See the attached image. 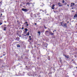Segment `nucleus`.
I'll list each match as a JSON object with an SVG mask.
<instances>
[{
	"label": "nucleus",
	"mask_w": 77,
	"mask_h": 77,
	"mask_svg": "<svg viewBox=\"0 0 77 77\" xmlns=\"http://www.w3.org/2000/svg\"><path fill=\"white\" fill-rule=\"evenodd\" d=\"M23 11H24V12H27V9H25L24 8H22L21 9Z\"/></svg>",
	"instance_id": "1"
},
{
	"label": "nucleus",
	"mask_w": 77,
	"mask_h": 77,
	"mask_svg": "<svg viewBox=\"0 0 77 77\" xmlns=\"http://www.w3.org/2000/svg\"><path fill=\"white\" fill-rule=\"evenodd\" d=\"M63 27H65L66 28H67V24L66 23H64Z\"/></svg>",
	"instance_id": "2"
},
{
	"label": "nucleus",
	"mask_w": 77,
	"mask_h": 77,
	"mask_svg": "<svg viewBox=\"0 0 77 77\" xmlns=\"http://www.w3.org/2000/svg\"><path fill=\"white\" fill-rule=\"evenodd\" d=\"M75 15H74L73 17L74 18H77V12L75 13Z\"/></svg>",
	"instance_id": "3"
},
{
	"label": "nucleus",
	"mask_w": 77,
	"mask_h": 77,
	"mask_svg": "<svg viewBox=\"0 0 77 77\" xmlns=\"http://www.w3.org/2000/svg\"><path fill=\"white\" fill-rule=\"evenodd\" d=\"M54 6H55V5L54 4H53L51 7V8L52 9H54Z\"/></svg>",
	"instance_id": "4"
},
{
	"label": "nucleus",
	"mask_w": 77,
	"mask_h": 77,
	"mask_svg": "<svg viewBox=\"0 0 77 77\" xmlns=\"http://www.w3.org/2000/svg\"><path fill=\"white\" fill-rule=\"evenodd\" d=\"M58 5L60 7V6H63V5H62L60 2H59Z\"/></svg>",
	"instance_id": "5"
},
{
	"label": "nucleus",
	"mask_w": 77,
	"mask_h": 77,
	"mask_svg": "<svg viewBox=\"0 0 77 77\" xmlns=\"http://www.w3.org/2000/svg\"><path fill=\"white\" fill-rule=\"evenodd\" d=\"M65 57H66L67 59H69V55L66 56V55H64Z\"/></svg>",
	"instance_id": "6"
},
{
	"label": "nucleus",
	"mask_w": 77,
	"mask_h": 77,
	"mask_svg": "<svg viewBox=\"0 0 77 77\" xmlns=\"http://www.w3.org/2000/svg\"><path fill=\"white\" fill-rule=\"evenodd\" d=\"M71 7H72V6H75V4L74 3H71Z\"/></svg>",
	"instance_id": "7"
},
{
	"label": "nucleus",
	"mask_w": 77,
	"mask_h": 77,
	"mask_svg": "<svg viewBox=\"0 0 77 77\" xmlns=\"http://www.w3.org/2000/svg\"><path fill=\"white\" fill-rule=\"evenodd\" d=\"M49 32L48 31H46L45 32V34H46V35H47V34H48V33Z\"/></svg>",
	"instance_id": "8"
},
{
	"label": "nucleus",
	"mask_w": 77,
	"mask_h": 77,
	"mask_svg": "<svg viewBox=\"0 0 77 77\" xmlns=\"http://www.w3.org/2000/svg\"><path fill=\"white\" fill-rule=\"evenodd\" d=\"M50 35H54V33H53L52 32H51L50 33Z\"/></svg>",
	"instance_id": "9"
},
{
	"label": "nucleus",
	"mask_w": 77,
	"mask_h": 77,
	"mask_svg": "<svg viewBox=\"0 0 77 77\" xmlns=\"http://www.w3.org/2000/svg\"><path fill=\"white\" fill-rule=\"evenodd\" d=\"M60 23L61 24V25L62 26H63V22H60Z\"/></svg>",
	"instance_id": "10"
},
{
	"label": "nucleus",
	"mask_w": 77,
	"mask_h": 77,
	"mask_svg": "<svg viewBox=\"0 0 77 77\" xmlns=\"http://www.w3.org/2000/svg\"><path fill=\"white\" fill-rule=\"evenodd\" d=\"M17 47H19V48L20 47V45H18V44L17 45Z\"/></svg>",
	"instance_id": "11"
},
{
	"label": "nucleus",
	"mask_w": 77,
	"mask_h": 77,
	"mask_svg": "<svg viewBox=\"0 0 77 77\" xmlns=\"http://www.w3.org/2000/svg\"><path fill=\"white\" fill-rule=\"evenodd\" d=\"M38 33L39 34V35H40V34H41V32H40V31H38Z\"/></svg>",
	"instance_id": "12"
},
{
	"label": "nucleus",
	"mask_w": 77,
	"mask_h": 77,
	"mask_svg": "<svg viewBox=\"0 0 77 77\" xmlns=\"http://www.w3.org/2000/svg\"><path fill=\"white\" fill-rule=\"evenodd\" d=\"M29 35H30V33H29V32H28L27 34H26V35H27L28 36Z\"/></svg>",
	"instance_id": "13"
},
{
	"label": "nucleus",
	"mask_w": 77,
	"mask_h": 77,
	"mask_svg": "<svg viewBox=\"0 0 77 77\" xmlns=\"http://www.w3.org/2000/svg\"><path fill=\"white\" fill-rule=\"evenodd\" d=\"M4 30H6V27H5L4 28Z\"/></svg>",
	"instance_id": "14"
},
{
	"label": "nucleus",
	"mask_w": 77,
	"mask_h": 77,
	"mask_svg": "<svg viewBox=\"0 0 77 77\" xmlns=\"http://www.w3.org/2000/svg\"><path fill=\"white\" fill-rule=\"evenodd\" d=\"M26 5H30V3L27 2V3L26 4Z\"/></svg>",
	"instance_id": "15"
},
{
	"label": "nucleus",
	"mask_w": 77,
	"mask_h": 77,
	"mask_svg": "<svg viewBox=\"0 0 77 77\" xmlns=\"http://www.w3.org/2000/svg\"><path fill=\"white\" fill-rule=\"evenodd\" d=\"M34 17H35V18H36V15L35 14H34Z\"/></svg>",
	"instance_id": "16"
},
{
	"label": "nucleus",
	"mask_w": 77,
	"mask_h": 77,
	"mask_svg": "<svg viewBox=\"0 0 77 77\" xmlns=\"http://www.w3.org/2000/svg\"><path fill=\"white\" fill-rule=\"evenodd\" d=\"M60 61L61 63H62V60L61 59H60Z\"/></svg>",
	"instance_id": "17"
},
{
	"label": "nucleus",
	"mask_w": 77,
	"mask_h": 77,
	"mask_svg": "<svg viewBox=\"0 0 77 77\" xmlns=\"http://www.w3.org/2000/svg\"><path fill=\"white\" fill-rule=\"evenodd\" d=\"M48 60H50V57H48Z\"/></svg>",
	"instance_id": "18"
},
{
	"label": "nucleus",
	"mask_w": 77,
	"mask_h": 77,
	"mask_svg": "<svg viewBox=\"0 0 77 77\" xmlns=\"http://www.w3.org/2000/svg\"><path fill=\"white\" fill-rule=\"evenodd\" d=\"M25 30V31H28V29L27 28H26Z\"/></svg>",
	"instance_id": "19"
},
{
	"label": "nucleus",
	"mask_w": 77,
	"mask_h": 77,
	"mask_svg": "<svg viewBox=\"0 0 77 77\" xmlns=\"http://www.w3.org/2000/svg\"><path fill=\"white\" fill-rule=\"evenodd\" d=\"M44 27L45 29H47V27H45V25H44Z\"/></svg>",
	"instance_id": "20"
},
{
	"label": "nucleus",
	"mask_w": 77,
	"mask_h": 77,
	"mask_svg": "<svg viewBox=\"0 0 77 77\" xmlns=\"http://www.w3.org/2000/svg\"><path fill=\"white\" fill-rule=\"evenodd\" d=\"M63 3H65V1L64 0H63L62 1Z\"/></svg>",
	"instance_id": "21"
},
{
	"label": "nucleus",
	"mask_w": 77,
	"mask_h": 77,
	"mask_svg": "<svg viewBox=\"0 0 77 77\" xmlns=\"http://www.w3.org/2000/svg\"><path fill=\"white\" fill-rule=\"evenodd\" d=\"M2 14H1V16H0V18H2Z\"/></svg>",
	"instance_id": "22"
},
{
	"label": "nucleus",
	"mask_w": 77,
	"mask_h": 77,
	"mask_svg": "<svg viewBox=\"0 0 77 77\" xmlns=\"http://www.w3.org/2000/svg\"><path fill=\"white\" fill-rule=\"evenodd\" d=\"M67 4V3L66 2H65L64 3V5H66Z\"/></svg>",
	"instance_id": "23"
},
{
	"label": "nucleus",
	"mask_w": 77,
	"mask_h": 77,
	"mask_svg": "<svg viewBox=\"0 0 77 77\" xmlns=\"http://www.w3.org/2000/svg\"><path fill=\"white\" fill-rule=\"evenodd\" d=\"M2 22H0V26L1 25H2Z\"/></svg>",
	"instance_id": "24"
},
{
	"label": "nucleus",
	"mask_w": 77,
	"mask_h": 77,
	"mask_svg": "<svg viewBox=\"0 0 77 77\" xmlns=\"http://www.w3.org/2000/svg\"><path fill=\"white\" fill-rule=\"evenodd\" d=\"M39 14H40V13H38L37 14V15H39Z\"/></svg>",
	"instance_id": "25"
},
{
	"label": "nucleus",
	"mask_w": 77,
	"mask_h": 77,
	"mask_svg": "<svg viewBox=\"0 0 77 77\" xmlns=\"http://www.w3.org/2000/svg\"><path fill=\"white\" fill-rule=\"evenodd\" d=\"M32 38H30L29 39V40H32Z\"/></svg>",
	"instance_id": "26"
},
{
	"label": "nucleus",
	"mask_w": 77,
	"mask_h": 77,
	"mask_svg": "<svg viewBox=\"0 0 77 77\" xmlns=\"http://www.w3.org/2000/svg\"><path fill=\"white\" fill-rule=\"evenodd\" d=\"M40 11H42V9H40Z\"/></svg>",
	"instance_id": "27"
},
{
	"label": "nucleus",
	"mask_w": 77,
	"mask_h": 77,
	"mask_svg": "<svg viewBox=\"0 0 77 77\" xmlns=\"http://www.w3.org/2000/svg\"><path fill=\"white\" fill-rule=\"evenodd\" d=\"M20 39V38H19V37H17V38H16V39Z\"/></svg>",
	"instance_id": "28"
},
{
	"label": "nucleus",
	"mask_w": 77,
	"mask_h": 77,
	"mask_svg": "<svg viewBox=\"0 0 77 77\" xmlns=\"http://www.w3.org/2000/svg\"><path fill=\"white\" fill-rule=\"evenodd\" d=\"M29 26V24H27L26 25V26Z\"/></svg>",
	"instance_id": "29"
},
{
	"label": "nucleus",
	"mask_w": 77,
	"mask_h": 77,
	"mask_svg": "<svg viewBox=\"0 0 77 77\" xmlns=\"http://www.w3.org/2000/svg\"><path fill=\"white\" fill-rule=\"evenodd\" d=\"M37 24H36V23H35V25H37Z\"/></svg>",
	"instance_id": "30"
},
{
	"label": "nucleus",
	"mask_w": 77,
	"mask_h": 77,
	"mask_svg": "<svg viewBox=\"0 0 77 77\" xmlns=\"http://www.w3.org/2000/svg\"><path fill=\"white\" fill-rule=\"evenodd\" d=\"M29 38H31V36H29Z\"/></svg>",
	"instance_id": "31"
},
{
	"label": "nucleus",
	"mask_w": 77,
	"mask_h": 77,
	"mask_svg": "<svg viewBox=\"0 0 77 77\" xmlns=\"http://www.w3.org/2000/svg\"><path fill=\"white\" fill-rule=\"evenodd\" d=\"M27 22H25L26 24H27Z\"/></svg>",
	"instance_id": "32"
},
{
	"label": "nucleus",
	"mask_w": 77,
	"mask_h": 77,
	"mask_svg": "<svg viewBox=\"0 0 77 77\" xmlns=\"http://www.w3.org/2000/svg\"><path fill=\"white\" fill-rule=\"evenodd\" d=\"M22 29H24V28H23V27H22Z\"/></svg>",
	"instance_id": "33"
},
{
	"label": "nucleus",
	"mask_w": 77,
	"mask_h": 77,
	"mask_svg": "<svg viewBox=\"0 0 77 77\" xmlns=\"http://www.w3.org/2000/svg\"><path fill=\"white\" fill-rule=\"evenodd\" d=\"M2 57H3V56H0V57H1V58Z\"/></svg>",
	"instance_id": "34"
},
{
	"label": "nucleus",
	"mask_w": 77,
	"mask_h": 77,
	"mask_svg": "<svg viewBox=\"0 0 77 77\" xmlns=\"http://www.w3.org/2000/svg\"><path fill=\"white\" fill-rule=\"evenodd\" d=\"M18 22H19V20H17V22L18 23Z\"/></svg>",
	"instance_id": "35"
},
{
	"label": "nucleus",
	"mask_w": 77,
	"mask_h": 77,
	"mask_svg": "<svg viewBox=\"0 0 77 77\" xmlns=\"http://www.w3.org/2000/svg\"><path fill=\"white\" fill-rule=\"evenodd\" d=\"M46 48H47V46H45Z\"/></svg>",
	"instance_id": "36"
},
{
	"label": "nucleus",
	"mask_w": 77,
	"mask_h": 77,
	"mask_svg": "<svg viewBox=\"0 0 77 77\" xmlns=\"http://www.w3.org/2000/svg\"><path fill=\"white\" fill-rule=\"evenodd\" d=\"M67 23H69V22H68V21H67Z\"/></svg>",
	"instance_id": "37"
},
{
	"label": "nucleus",
	"mask_w": 77,
	"mask_h": 77,
	"mask_svg": "<svg viewBox=\"0 0 77 77\" xmlns=\"http://www.w3.org/2000/svg\"><path fill=\"white\" fill-rule=\"evenodd\" d=\"M3 56H5V54H4Z\"/></svg>",
	"instance_id": "38"
},
{
	"label": "nucleus",
	"mask_w": 77,
	"mask_h": 77,
	"mask_svg": "<svg viewBox=\"0 0 77 77\" xmlns=\"http://www.w3.org/2000/svg\"><path fill=\"white\" fill-rule=\"evenodd\" d=\"M54 31H55V32H56V30H54Z\"/></svg>",
	"instance_id": "39"
},
{
	"label": "nucleus",
	"mask_w": 77,
	"mask_h": 77,
	"mask_svg": "<svg viewBox=\"0 0 77 77\" xmlns=\"http://www.w3.org/2000/svg\"><path fill=\"white\" fill-rule=\"evenodd\" d=\"M53 32L54 33V31H53Z\"/></svg>",
	"instance_id": "40"
},
{
	"label": "nucleus",
	"mask_w": 77,
	"mask_h": 77,
	"mask_svg": "<svg viewBox=\"0 0 77 77\" xmlns=\"http://www.w3.org/2000/svg\"><path fill=\"white\" fill-rule=\"evenodd\" d=\"M67 6L68 7V6H69V5H67Z\"/></svg>",
	"instance_id": "41"
},
{
	"label": "nucleus",
	"mask_w": 77,
	"mask_h": 77,
	"mask_svg": "<svg viewBox=\"0 0 77 77\" xmlns=\"http://www.w3.org/2000/svg\"><path fill=\"white\" fill-rule=\"evenodd\" d=\"M42 12H44V11L43 10V11H42Z\"/></svg>",
	"instance_id": "42"
},
{
	"label": "nucleus",
	"mask_w": 77,
	"mask_h": 77,
	"mask_svg": "<svg viewBox=\"0 0 77 77\" xmlns=\"http://www.w3.org/2000/svg\"><path fill=\"white\" fill-rule=\"evenodd\" d=\"M2 2H0V3H2Z\"/></svg>",
	"instance_id": "43"
},
{
	"label": "nucleus",
	"mask_w": 77,
	"mask_h": 77,
	"mask_svg": "<svg viewBox=\"0 0 77 77\" xmlns=\"http://www.w3.org/2000/svg\"><path fill=\"white\" fill-rule=\"evenodd\" d=\"M39 59V58H38V59Z\"/></svg>",
	"instance_id": "44"
},
{
	"label": "nucleus",
	"mask_w": 77,
	"mask_h": 77,
	"mask_svg": "<svg viewBox=\"0 0 77 77\" xmlns=\"http://www.w3.org/2000/svg\"><path fill=\"white\" fill-rule=\"evenodd\" d=\"M60 59H61V58H60Z\"/></svg>",
	"instance_id": "45"
},
{
	"label": "nucleus",
	"mask_w": 77,
	"mask_h": 77,
	"mask_svg": "<svg viewBox=\"0 0 77 77\" xmlns=\"http://www.w3.org/2000/svg\"><path fill=\"white\" fill-rule=\"evenodd\" d=\"M73 60H72V61H73Z\"/></svg>",
	"instance_id": "46"
},
{
	"label": "nucleus",
	"mask_w": 77,
	"mask_h": 77,
	"mask_svg": "<svg viewBox=\"0 0 77 77\" xmlns=\"http://www.w3.org/2000/svg\"><path fill=\"white\" fill-rule=\"evenodd\" d=\"M76 68L77 69V66L76 67Z\"/></svg>",
	"instance_id": "47"
},
{
	"label": "nucleus",
	"mask_w": 77,
	"mask_h": 77,
	"mask_svg": "<svg viewBox=\"0 0 77 77\" xmlns=\"http://www.w3.org/2000/svg\"><path fill=\"white\" fill-rule=\"evenodd\" d=\"M20 6H21V4H20Z\"/></svg>",
	"instance_id": "48"
},
{
	"label": "nucleus",
	"mask_w": 77,
	"mask_h": 77,
	"mask_svg": "<svg viewBox=\"0 0 77 77\" xmlns=\"http://www.w3.org/2000/svg\"><path fill=\"white\" fill-rule=\"evenodd\" d=\"M20 6H21V4H20Z\"/></svg>",
	"instance_id": "49"
},
{
	"label": "nucleus",
	"mask_w": 77,
	"mask_h": 77,
	"mask_svg": "<svg viewBox=\"0 0 77 77\" xmlns=\"http://www.w3.org/2000/svg\"><path fill=\"white\" fill-rule=\"evenodd\" d=\"M73 11H72V12H73Z\"/></svg>",
	"instance_id": "50"
},
{
	"label": "nucleus",
	"mask_w": 77,
	"mask_h": 77,
	"mask_svg": "<svg viewBox=\"0 0 77 77\" xmlns=\"http://www.w3.org/2000/svg\"><path fill=\"white\" fill-rule=\"evenodd\" d=\"M30 4H32V3H30Z\"/></svg>",
	"instance_id": "51"
},
{
	"label": "nucleus",
	"mask_w": 77,
	"mask_h": 77,
	"mask_svg": "<svg viewBox=\"0 0 77 77\" xmlns=\"http://www.w3.org/2000/svg\"><path fill=\"white\" fill-rule=\"evenodd\" d=\"M24 1H25V0H24Z\"/></svg>",
	"instance_id": "52"
},
{
	"label": "nucleus",
	"mask_w": 77,
	"mask_h": 77,
	"mask_svg": "<svg viewBox=\"0 0 77 77\" xmlns=\"http://www.w3.org/2000/svg\"><path fill=\"white\" fill-rule=\"evenodd\" d=\"M30 44H31V43H30Z\"/></svg>",
	"instance_id": "53"
},
{
	"label": "nucleus",
	"mask_w": 77,
	"mask_h": 77,
	"mask_svg": "<svg viewBox=\"0 0 77 77\" xmlns=\"http://www.w3.org/2000/svg\"><path fill=\"white\" fill-rule=\"evenodd\" d=\"M35 47H36V46H35Z\"/></svg>",
	"instance_id": "54"
}]
</instances>
